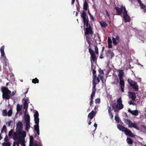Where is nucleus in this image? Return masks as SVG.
<instances>
[{
	"mask_svg": "<svg viewBox=\"0 0 146 146\" xmlns=\"http://www.w3.org/2000/svg\"><path fill=\"white\" fill-rule=\"evenodd\" d=\"M94 34L93 32L90 25H89V27L85 28L84 34L86 36V41L90 46L91 44L90 40L92 39V37Z\"/></svg>",
	"mask_w": 146,
	"mask_h": 146,
	"instance_id": "nucleus-1",
	"label": "nucleus"
},
{
	"mask_svg": "<svg viewBox=\"0 0 146 146\" xmlns=\"http://www.w3.org/2000/svg\"><path fill=\"white\" fill-rule=\"evenodd\" d=\"M1 90L2 92L3 98V99L9 100L10 98H12L10 97L11 91L7 88L2 87L1 88Z\"/></svg>",
	"mask_w": 146,
	"mask_h": 146,
	"instance_id": "nucleus-2",
	"label": "nucleus"
},
{
	"mask_svg": "<svg viewBox=\"0 0 146 146\" xmlns=\"http://www.w3.org/2000/svg\"><path fill=\"white\" fill-rule=\"evenodd\" d=\"M119 73L118 76L120 80L119 84L122 92H124V89L125 87L124 81L123 80L124 72L123 70H117Z\"/></svg>",
	"mask_w": 146,
	"mask_h": 146,
	"instance_id": "nucleus-3",
	"label": "nucleus"
},
{
	"mask_svg": "<svg viewBox=\"0 0 146 146\" xmlns=\"http://www.w3.org/2000/svg\"><path fill=\"white\" fill-rule=\"evenodd\" d=\"M114 9L116 10V15H121L122 13L123 14L125 11L126 12L127 11L125 6L123 5H121L120 7H115Z\"/></svg>",
	"mask_w": 146,
	"mask_h": 146,
	"instance_id": "nucleus-4",
	"label": "nucleus"
},
{
	"mask_svg": "<svg viewBox=\"0 0 146 146\" xmlns=\"http://www.w3.org/2000/svg\"><path fill=\"white\" fill-rule=\"evenodd\" d=\"M4 49L5 46L3 45L1 46L0 48V52H1V56L2 57H1V59L2 62L3 63H7L8 60L6 58V56H5V53L4 52Z\"/></svg>",
	"mask_w": 146,
	"mask_h": 146,
	"instance_id": "nucleus-5",
	"label": "nucleus"
},
{
	"mask_svg": "<svg viewBox=\"0 0 146 146\" xmlns=\"http://www.w3.org/2000/svg\"><path fill=\"white\" fill-rule=\"evenodd\" d=\"M127 81L130 86L134 90L137 91L138 90L139 86L136 82L134 81H133L131 79L129 80V79Z\"/></svg>",
	"mask_w": 146,
	"mask_h": 146,
	"instance_id": "nucleus-6",
	"label": "nucleus"
},
{
	"mask_svg": "<svg viewBox=\"0 0 146 146\" xmlns=\"http://www.w3.org/2000/svg\"><path fill=\"white\" fill-rule=\"evenodd\" d=\"M25 121L26 122L25 130L28 131L30 127V116L29 114H27L25 116Z\"/></svg>",
	"mask_w": 146,
	"mask_h": 146,
	"instance_id": "nucleus-7",
	"label": "nucleus"
},
{
	"mask_svg": "<svg viewBox=\"0 0 146 146\" xmlns=\"http://www.w3.org/2000/svg\"><path fill=\"white\" fill-rule=\"evenodd\" d=\"M127 11H125L122 15L123 21L125 23L129 22L131 20V18L127 13Z\"/></svg>",
	"mask_w": 146,
	"mask_h": 146,
	"instance_id": "nucleus-8",
	"label": "nucleus"
},
{
	"mask_svg": "<svg viewBox=\"0 0 146 146\" xmlns=\"http://www.w3.org/2000/svg\"><path fill=\"white\" fill-rule=\"evenodd\" d=\"M89 52L90 53L91 58L93 62L96 61L97 58H96V56L94 51L92 50L90 47L88 49Z\"/></svg>",
	"mask_w": 146,
	"mask_h": 146,
	"instance_id": "nucleus-9",
	"label": "nucleus"
},
{
	"mask_svg": "<svg viewBox=\"0 0 146 146\" xmlns=\"http://www.w3.org/2000/svg\"><path fill=\"white\" fill-rule=\"evenodd\" d=\"M92 83L93 86L92 89V91L91 94L95 95L96 91V85L97 84L96 81V79H93Z\"/></svg>",
	"mask_w": 146,
	"mask_h": 146,
	"instance_id": "nucleus-10",
	"label": "nucleus"
},
{
	"mask_svg": "<svg viewBox=\"0 0 146 146\" xmlns=\"http://www.w3.org/2000/svg\"><path fill=\"white\" fill-rule=\"evenodd\" d=\"M38 113L37 111H36L34 114V120L36 124L39 125V119L38 118Z\"/></svg>",
	"mask_w": 146,
	"mask_h": 146,
	"instance_id": "nucleus-11",
	"label": "nucleus"
},
{
	"mask_svg": "<svg viewBox=\"0 0 146 146\" xmlns=\"http://www.w3.org/2000/svg\"><path fill=\"white\" fill-rule=\"evenodd\" d=\"M23 129V124L22 122L19 121L17 124L16 130L17 131H22Z\"/></svg>",
	"mask_w": 146,
	"mask_h": 146,
	"instance_id": "nucleus-12",
	"label": "nucleus"
},
{
	"mask_svg": "<svg viewBox=\"0 0 146 146\" xmlns=\"http://www.w3.org/2000/svg\"><path fill=\"white\" fill-rule=\"evenodd\" d=\"M18 134H19V139H24L26 136V133L25 131H19Z\"/></svg>",
	"mask_w": 146,
	"mask_h": 146,
	"instance_id": "nucleus-13",
	"label": "nucleus"
},
{
	"mask_svg": "<svg viewBox=\"0 0 146 146\" xmlns=\"http://www.w3.org/2000/svg\"><path fill=\"white\" fill-rule=\"evenodd\" d=\"M129 98H131L133 101H134L136 98L135 94L133 92H128Z\"/></svg>",
	"mask_w": 146,
	"mask_h": 146,
	"instance_id": "nucleus-14",
	"label": "nucleus"
},
{
	"mask_svg": "<svg viewBox=\"0 0 146 146\" xmlns=\"http://www.w3.org/2000/svg\"><path fill=\"white\" fill-rule=\"evenodd\" d=\"M128 127L129 128L133 127L137 130L139 129V127L137 125V124L135 123H133L131 121L129 123Z\"/></svg>",
	"mask_w": 146,
	"mask_h": 146,
	"instance_id": "nucleus-15",
	"label": "nucleus"
},
{
	"mask_svg": "<svg viewBox=\"0 0 146 146\" xmlns=\"http://www.w3.org/2000/svg\"><path fill=\"white\" fill-rule=\"evenodd\" d=\"M124 132L126 135L130 136L132 137H134V136L131 131L129 129H128L127 128Z\"/></svg>",
	"mask_w": 146,
	"mask_h": 146,
	"instance_id": "nucleus-16",
	"label": "nucleus"
},
{
	"mask_svg": "<svg viewBox=\"0 0 146 146\" xmlns=\"http://www.w3.org/2000/svg\"><path fill=\"white\" fill-rule=\"evenodd\" d=\"M96 112L93 111H92L89 113L88 115V118L90 119H92L95 116Z\"/></svg>",
	"mask_w": 146,
	"mask_h": 146,
	"instance_id": "nucleus-17",
	"label": "nucleus"
},
{
	"mask_svg": "<svg viewBox=\"0 0 146 146\" xmlns=\"http://www.w3.org/2000/svg\"><path fill=\"white\" fill-rule=\"evenodd\" d=\"M128 111L132 115L135 116H137L138 114V112L137 110L132 111L130 109H128Z\"/></svg>",
	"mask_w": 146,
	"mask_h": 146,
	"instance_id": "nucleus-18",
	"label": "nucleus"
},
{
	"mask_svg": "<svg viewBox=\"0 0 146 146\" xmlns=\"http://www.w3.org/2000/svg\"><path fill=\"white\" fill-rule=\"evenodd\" d=\"M117 126V128L119 130L123 132H125L127 128L119 124H118Z\"/></svg>",
	"mask_w": 146,
	"mask_h": 146,
	"instance_id": "nucleus-19",
	"label": "nucleus"
},
{
	"mask_svg": "<svg viewBox=\"0 0 146 146\" xmlns=\"http://www.w3.org/2000/svg\"><path fill=\"white\" fill-rule=\"evenodd\" d=\"M117 126V128L119 130L123 132H125L127 128L119 124H118Z\"/></svg>",
	"mask_w": 146,
	"mask_h": 146,
	"instance_id": "nucleus-20",
	"label": "nucleus"
},
{
	"mask_svg": "<svg viewBox=\"0 0 146 146\" xmlns=\"http://www.w3.org/2000/svg\"><path fill=\"white\" fill-rule=\"evenodd\" d=\"M117 126V128L119 130L123 132H125L127 128L119 124H118Z\"/></svg>",
	"mask_w": 146,
	"mask_h": 146,
	"instance_id": "nucleus-21",
	"label": "nucleus"
},
{
	"mask_svg": "<svg viewBox=\"0 0 146 146\" xmlns=\"http://www.w3.org/2000/svg\"><path fill=\"white\" fill-rule=\"evenodd\" d=\"M34 130L36 131L37 134L39 135V125L36 124L34 126Z\"/></svg>",
	"mask_w": 146,
	"mask_h": 146,
	"instance_id": "nucleus-22",
	"label": "nucleus"
},
{
	"mask_svg": "<svg viewBox=\"0 0 146 146\" xmlns=\"http://www.w3.org/2000/svg\"><path fill=\"white\" fill-rule=\"evenodd\" d=\"M108 112L109 116L110 117L111 119H112L113 117V115L111 112V108L110 106L108 107Z\"/></svg>",
	"mask_w": 146,
	"mask_h": 146,
	"instance_id": "nucleus-23",
	"label": "nucleus"
},
{
	"mask_svg": "<svg viewBox=\"0 0 146 146\" xmlns=\"http://www.w3.org/2000/svg\"><path fill=\"white\" fill-rule=\"evenodd\" d=\"M88 7V4L86 0L84 1L83 4V9L86 11L87 10Z\"/></svg>",
	"mask_w": 146,
	"mask_h": 146,
	"instance_id": "nucleus-24",
	"label": "nucleus"
},
{
	"mask_svg": "<svg viewBox=\"0 0 146 146\" xmlns=\"http://www.w3.org/2000/svg\"><path fill=\"white\" fill-rule=\"evenodd\" d=\"M19 131H16V133L14 134L13 136V139L15 140H16L19 139V134H18Z\"/></svg>",
	"mask_w": 146,
	"mask_h": 146,
	"instance_id": "nucleus-25",
	"label": "nucleus"
},
{
	"mask_svg": "<svg viewBox=\"0 0 146 146\" xmlns=\"http://www.w3.org/2000/svg\"><path fill=\"white\" fill-rule=\"evenodd\" d=\"M100 23L101 26L102 27H106L108 26V24L106 23L103 21H102L100 22Z\"/></svg>",
	"mask_w": 146,
	"mask_h": 146,
	"instance_id": "nucleus-26",
	"label": "nucleus"
},
{
	"mask_svg": "<svg viewBox=\"0 0 146 146\" xmlns=\"http://www.w3.org/2000/svg\"><path fill=\"white\" fill-rule=\"evenodd\" d=\"M81 16L83 19H86L87 16H88L86 15V12L84 11H83L81 13Z\"/></svg>",
	"mask_w": 146,
	"mask_h": 146,
	"instance_id": "nucleus-27",
	"label": "nucleus"
},
{
	"mask_svg": "<svg viewBox=\"0 0 146 146\" xmlns=\"http://www.w3.org/2000/svg\"><path fill=\"white\" fill-rule=\"evenodd\" d=\"M95 95L91 94L90 95V106H91L92 105L93 103V100L94 99V97L95 96Z\"/></svg>",
	"mask_w": 146,
	"mask_h": 146,
	"instance_id": "nucleus-28",
	"label": "nucleus"
},
{
	"mask_svg": "<svg viewBox=\"0 0 146 146\" xmlns=\"http://www.w3.org/2000/svg\"><path fill=\"white\" fill-rule=\"evenodd\" d=\"M140 7L141 9H143L144 12H146V7L142 3L139 4Z\"/></svg>",
	"mask_w": 146,
	"mask_h": 146,
	"instance_id": "nucleus-29",
	"label": "nucleus"
},
{
	"mask_svg": "<svg viewBox=\"0 0 146 146\" xmlns=\"http://www.w3.org/2000/svg\"><path fill=\"white\" fill-rule=\"evenodd\" d=\"M107 52L111 58H112L114 55L112 51L111 50H108Z\"/></svg>",
	"mask_w": 146,
	"mask_h": 146,
	"instance_id": "nucleus-30",
	"label": "nucleus"
},
{
	"mask_svg": "<svg viewBox=\"0 0 146 146\" xmlns=\"http://www.w3.org/2000/svg\"><path fill=\"white\" fill-rule=\"evenodd\" d=\"M33 136L30 137L29 146H33Z\"/></svg>",
	"mask_w": 146,
	"mask_h": 146,
	"instance_id": "nucleus-31",
	"label": "nucleus"
},
{
	"mask_svg": "<svg viewBox=\"0 0 146 146\" xmlns=\"http://www.w3.org/2000/svg\"><path fill=\"white\" fill-rule=\"evenodd\" d=\"M116 107L119 110L122 109L123 107V105L122 104H117L116 105Z\"/></svg>",
	"mask_w": 146,
	"mask_h": 146,
	"instance_id": "nucleus-32",
	"label": "nucleus"
},
{
	"mask_svg": "<svg viewBox=\"0 0 146 146\" xmlns=\"http://www.w3.org/2000/svg\"><path fill=\"white\" fill-rule=\"evenodd\" d=\"M22 105H20L19 104H17V112H19L22 109Z\"/></svg>",
	"mask_w": 146,
	"mask_h": 146,
	"instance_id": "nucleus-33",
	"label": "nucleus"
},
{
	"mask_svg": "<svg viewBox=\"0 0 146 146\" xmlns=\"http://www.w3.org/2000/svg\"><path fill=\"white\" fill-rule=\"evenodd\" d=\"M112 40L113 44L115 45L117 44L119 42V41H117V40H116V39L114 37H112Z\"/></svg>",
	"mask_w": 146,
	"mask_h": 146,
	"instance_id": "nucleus-34",
	"label": "nucleus"
},
{
	"mask_svg": "<svg viewBox=\"0 0 146 146\" xmlns=\"http://www.w3.org/2000/svg\"><path fill=\"white\" fill-rule=\"evenodd\" d=\"M7 128L6 126L5 125H4L1 130V133H3L4 131L5 133L7 132Z\"/></svg>",
	"mask_w": 146,
	"mask_h": 146,
	"instance_id": "nucleus-35",
	"label": "nucleus"
},
{
	"mask_svg": "<svg viewBox=\"0 0 146 146\" xmlns=\"http://www.w3.org/2000/svg\"><path fill=\"white\" fill-rule=\"evenodd\" d=\"M11 144L10 142H3L2 143L3 146H11Z\"/></svg>",
	"mask_w": 146,
	"mask_h": 146,
	"instance_id": "nucleus-36",
	"label": "nucleus"
},
{
	"mask_svg": "<svg viewBox=\"0 0 146 146\" xmlns=\"http://www.w3.org/2000/svg\"><path fill=\"white\" fill-rule=\"evenodd\" d=\"M127 143L129 144H132L133 143V141L131 138H127Z\"/></svg>",
	"mask_w": 146,
	"mask_h": 146,
	"instance_id": "nucleus-37",
	"label": "nucleus"
},
{
	"mask_svg": "<svg viewBox=\"0 0 146 146\" xmlns=\"http://www.w3.org/2000/svg\"><path fill=\"white\" fill-rule=\"evenodd\" d=\"M92 73L93 76V79H96V78H97L96 75V71L95 70L93 69V70H92Z\"/></svg>",
	"mask_w": 146,
	"mask_h": 146,
	"instance_id": "nucleus-38",
	"label": "nucleus"
},
{
	"mask_svg": "<svg viewBox=\"0 0 146 146\" xmlns=\"http://www.w3.org/2000/svg\"><path fill=\"white\" fill-rule=\"evenodd\" d=\"M84 25L85 26V24L89 22V20L88 19V16H87V18L83 19Z\"/></svg>",
	"mask_w": 146,
	"mask_h": 146,
	"instance_id": "nucleus-39",
	"label": "nucleus"
},
{
	"mask_svg": "<svg viewBox=\"0 0 146 146\" xmlns=\"http://www.w3.org/2000/svg\"><path fill=\"white\" fill-rule=\"evenodd\" d=\"M20 144L22 146H26L25 143V140L24 139H21Z\"/></svg>",
	"mask_w": 146,
	"mask_h": 146,
	"instance_id": "nucleus-40",
	"label": "nucleus"
},
{
	"mask_svg": "<svg viewBox=\"0 0 146 146\" xmlns=\"http://www.w3.org/2000/svg\"><path fill=\"white\" fill-rule=\"evenodd\" d=\"M123 121L125 123H126V124L128 125H129V122H130L131 121L130 120L126 119H124Z\"/></svg>",
	"mask_w": 146,
	"mask_h": 146,
	"instance_id": "nucleus-41",
	"label": "nucleus"
},
{
	"mask_svg": "<svg viewBox=\"0 0 146 146\" xmlns=\"http://www.w3.org/2000/svg\"><path fill=\"white\" fill-rule=\"evenodd\" d=\"M32 82L34 84L36 83H38L39 82V80L36 78L35 79H33Z\"/></svg>",
	"mask_w": 146,
	"mask_h": 146,
	"instance_id": "nucleus-42",
	"label": "nucleus"
},
{
	"mask_svg": "<svg viewBox=\"0 0 146 146\" xmlns=\"http://www.w3.org/2000/svg\"><path fill=\"white\" fill-rule=\"evenodd\" d=\"M115 121L117 123H119V118L117 115H115Z\"/></svg>",
	"mask_w": 146,
	"mask_h": 146,
	"instance_id": "nucleus-43",
	"label": "nucleus"
},
{
	"mask_svg": "<svg viewBox=\"0 0 146 146\" xmlns=\"http://www.w3.org/2000/svg\"><path fill=\"white\" fill-rule=\"evenodd\" d=\"M20 141L21 139H18L17 141H16L15 142V144L17 146H19V144H20Z\"/></svg>",
	"mask_w": 146,
	"mask_h": 146,
	"instance_id": "nucleus-44",
	"label": "nucleus"
},
{
	"mask_svg": "<svg viewBox=\"0 0 146 146\" xmlns=\"http://www.w3.org/2000/svg\"><path fill=\"white\" fill-rule=\"evenodd\" d=\"M12 110L10 109L8 111L7 114L9 116H10L12 115Z\"/></svg>",
	"mask_w": 146,
	"mask_h": 146,
	"instance_id": "nucleus-45",
	"label": "nucleus"
},
{
	"mask_svg": "<svg viewBox=\"0 0 146 146\" xmlns=\"http://www.w3.org/2000/svg\"><path fill=\"white\" fill-rule=\"evenodd\" d=\"M95 50L96 52V54H98L99 53L98 50V47L97 46H95Z\"/></svg>",
	"mask_w": 146,
	"mask_h": 146,
	"instance_id": "nucleus-46",
	"label": "nucleus"
},
{
	"mask_svg": "<svg viewBox=\"0 0 146 146\" xmlns=\"http://www.w3.org/2000/svg\"><path fill=\"white\" fill-rule=\"evenodd\" d=\"M117 104H122V101L121 97H120L117 100Z\"/></svg>",
	"mask_w": 146,
	"mask_h": 146,
	"instance_id": "nucleus-47",
	"label": "nucleus"
},
{
	"mask_svg": "<svg viewBox=\"0 0 146 146\" xmlns=\"http://www.w3.org/2000/svg\"><path fill=\"white\" fill-rule=\"evenodd\" d=\"M4 141L6 142H9L8 136L7 135H6L4 138Z\"/></svg>",
	"mask_w": 146,
	"mask_h": 146,
	"instance_id": "nucleus-48",
	"label": "nucleus"
},
{
	"mask_svg": "<svg viewBox=\"0 0 146 146\" xmlns=\"http://www.w3.org/2000/svg\"><path fill=\"white\" fill-rule=\"evenodd\" d=\"M3 115L4 116H6L7 115V111L6 110H4L3 111Z\"/></svg>",
	"mask_w": 146,
	"mask_h": 146,
	"instance_id": "nucleus-49",
	"label": "nucleus"
},
{
	"mask_svg": "<svg viewBox=\"0 0 146 146\" xmlns=\"http://www.w3.org/2000/svg\"><path fill=\"white\" fill-rule=\"evenodd\" d=\"M108 44H112V41L110 37H108Z\"/></svg>",
	"mask_w": 146,
	"mask_h": 146,
	"instance_id": "nucleus-50",
	"label": "nucleus"
},
{
	"mask_svg": "<svg viewBox=\"0 0 146 146\" xmlns=\"http://www.w3.org/2000/svg\"><path fill=\"white\" fill-rule=\"evenodd\" d=\"M28 104H24L23 108L24 109H28Z\"/></svg>",
	"mask_w": 146,
	"mask_h": 146,
	"instance_id": "nucleus-51",
	"label": "nucleus"
},
{
	"mask_svg": "<svg viewBox=\"0 0 146 146\" xmlns=\"http://www.w3.org/2000/svg\"><path fill=\"white\" fill-rule=\"evenodd\" d=\"M16 93V91L15 90L11 94L10 97L11 98H12V97L14 95H15Z\"/></svg>",
	"mask_w": 146,
	"mask_h": 146,
	"instance_id": "nucleus-52",
	"label": "nucleus"
},
{
	"mask_svg": "<svg viewBox=\"0 0 146 146\" xmlns=\"http://www.w3.org/2000/svg\"><path fill=\"white\" fill-rule=\"evenodd\" d=\"M100 98H97L95 99V103L96 104L98 103L99 104L100 103Z\"/></svg>",
	"mask_w": 146,
	"mask_h": 146,
	"instance_id": "nucleus-53",
	"label": "nucleus"
},
{
	"mask_svg": "<svg viewBox=\"0 0 146 146\" xmlns=\"http://www.w3.org/2000/svg\"><path fill=\"white\" fill-rule=\"evenodd\" d=\"M13 129H11V130L9 132L8 135L9 136H11L13 134Z\"/></svg>",
	"mask_w": 146,
	"mask_h": 146,
	"instance_id": "nucleus-54",
	"label": "nucleus"
},
{
	"mask_svg": "<svg viewBox=\"0 0 146 146\" xmlns=\"http://www.w3.org/2000/svg\"><path fill=\"white\" fill-rule=\"evenodd\" d=\"M91 63H92V64H91V69L92 70H93V69H94L95 70L96 68L95 66H94L93 64H92V61H91Z\"/></svg>",
	"mask_w": 146,
	"mask_h": 146,
	"instance_id": "nucleus-55",
	"label": "nucleus"
},
{
	"mask_svg": "<svg viewBox=\"0 0 146 146\" xmlns=\"http://www.w3.org/2000/svg\"><path fill=\"white\" fill-rule=\"evenodd\" d=\"M106 15H107V16H108V17L109 18H110V14L108 13V11H107V10H106Z\"/></svg>",
	"mask_w": 146,
	"mask_h": 146,
	"instance_id": "nucleus-56",
	"label": "nucleus"
},
{
	"mask_svg": "<svg viewBox=\"0 0 146 146\" xmlns=\"http://www.w3.org/2000/svg\"><path fill=\"white\" fill-rule=\"evenodd\" d=\"M99 72L100 74H104V72L103 70L100 69L99 70Z\"/></svg>",
	"mask_w": 146,
	"mask_h": 146,
	"instance_id": "nucleus-57",
	"label": "nucleus"
},
{
	"mask_svg": "<svg viewBox=\"0 0 146 146\" xmlns=\"http://www.w3.org/2000/svg\"><path fill=\"white\" fill-rule=\"evenodd\" d=\"M98 76H99V77L100 78V80H102V82H103V78H104L103 76L102 75H98Z\"/></svg>",
	"mask_w": 146,
	"mask_h": 146,
	"instance_id": "nucleus-58",
	"label": "nucleus"
},
{
	"mask_svg": "<svg viewBox=\"0 0 146 146\" xmlns=\"http://www.w3.org/2000/svg\"><path fill=\"white\" fill-rule=\"evenodd\" d=\"M24 100V104H28V99H23V100Z\"/></svg>",
	"mask_w": 146,
	"mask_h": 146,
	"instance_id": "nucleus-59",
	"label": "nucleus"
},
{
	"mask_svg": "<svg viewBox=\"0 0 146 146\" xmlns=\"http://www.w3.org/2000/svg\"><path fill=\"white\" fill-rule=\"evenodd\" d=\"M115 38L116 40H117V41H119H119L120 38L119 36L117 35V36H116Z\"/></svg>",
	"mask_w": 146,
	"mask_h": 146,
	"instance_id": "nucleus-60",
	"label": "nucleus"
},
{
	"mask_svg": "<svg viewBox=\"0 0 146 146\" xmlns=\"http://www.w3.org/2000/svg\"><path fill=\"white\" fill-rule=\"evenodd\" d=\"M12 122V120H10L9 121L7 122V123L8 125V126H10L11 125V123Z\"/></svg>",
	"mask_w": 146,
	"mask_h": 146,
	"instance_id": "nucleus-61",
	"label": "nucleus"
},
{
	"mask_svg": "<svg viewBox=\"0 0 146 146\" xmlns=\"http://www.w3.org/2000/svg\"><path fill=\"white\" fill-rule=\"evenodd\" d=\"M90 18L93 21H94V18L92 15H91V16H90Z\"/></svg>",
	"mask_w": 146,
	"mask_h": 146,
	"instance_id": "nucleus-62",
	"label": "nucleus"
},
{
	"mask_svg": "<svg viewBox=\"0 0 146 146\" xmlns=\"http://www.w3.org/2000/svg\"><path fill=\"white\" fill-rule=\"evenodd\" d=\"M128 104L130 105H134V104L132 102L131 100H130L128 102Z\"/></svg>",
	"mask_w": 146,
	"mask_h": 146,
	"instance_id": "nucleus-63",
	"label": "nucleus"
},
{
	"mask_svg": "<svg viewBox=\"0 0 146 146\" xmlns=\"http://www.w3.org/2000/svg\"><path fill=\"white\" fill-rule=\"evenodd\" d=\"M103 53H102H102L101 54V55L99 57L100 58L102 59L103 58H104V57L103 56Z\"/></svg>",
	"mask_w": 146,
	"mask_h": 146,
	"instance_id": "nucleus-64",
	"label": "nucleus"
}]
</instances>
